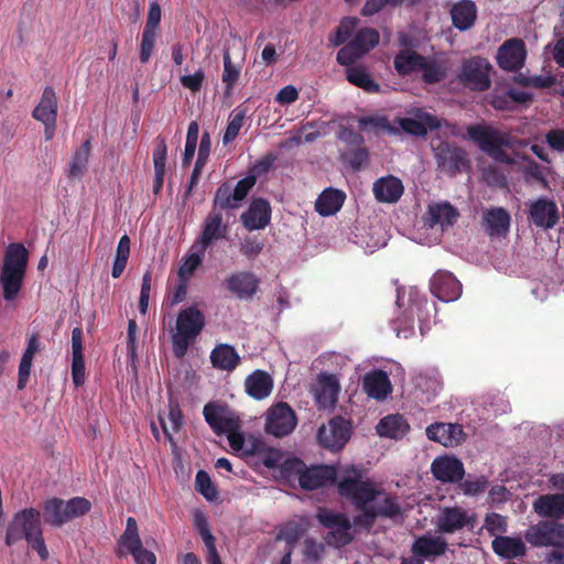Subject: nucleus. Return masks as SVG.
<instances>
[{
    "label": "nucleus",
    "instance_id": "obj_1",
    "mask_svg": "<svg viewBox=\"0 0 564 564\" xmlns=\"http://www.w3.org/2000/svg\"><path fill=\"white\" fill-rule=\"evenodd\" d=\"M338 491L360 511L354 520L357 527L370 529L379 517L395 519L402 514L397 498L354 466L346 468V475L339 479Z\"/></svg>",
    "mask_w": 564,
    "mask_h": 564
},
{
    "label": "nucleus",
    "instance_id": "obj_2",
    "mask_svg": "<svg viewBox=\"0 0 564 564\" xmlns=\"http://www.w3.org/2000/svg\"><path fill=\"white\" fill-rule=\"evenodd\" d=\"M26 540L42 560L50 556L42 534L41 513L34 508H24L15 512L7 529L6 542L9 545Z\"/></svg>",
    "mask_w": 564,
    "mask_h": 564
},
{
    "label": "nucleus",
    "instance_id": "obj_3",
    "mask_svg": "<svg viewBox=\"0 0 564 564\" xmlns=\"http://www.w3.org/2000/svg\"><path fill=\"white\" fill-rule=\"evenodd\" d=\"M29 264V250L21 243L9 245L0 267V286L4 301L12 302L19 295Z\"/></svg>",
    "mask_w": 564,
    "mask_h": 564
},
{
    "label": "nucleus",
    "instance_id": "obj_4",
    "mask_svg": "<svg viewBox=\"0 0 564 564\" xmlns=\"http://www.w3.org/2000/svg\"><path fill=\"white\" fill-rule=\"evenodd\" d=\"M205 421L217 433H226L234 453L239 454L247 443L241 432V421L235 411L226 405L208 403L203 409Z\"/></svg>",
    "mask_w": 564,
    "mask_h": 564
},
{
    "label": "nucleus",
    "instance_id": "obj_5",
    "mask_svg": "<svg viewBox=\"0 0 564 564\" xmlns=\"http://www.w3.org/2000/svg\"><path fill=\"white\" fill-rule=\"evenodd\" d=\"M282 471L289 481H297L303 489L307 490L327 486L336 479L334 467L327 465L307 467L300 459L284 462Z\"/></svg>",
    "mask_w": 564,
    "mask_h": 564
},
{
    "label": "nucleus",
    "instance_id": "obj_6",
    "mask_svg": "<svg viewBox=\"0 0 564 564\" xmlns=\"http://www.w3.org/2000/svg\"><path fill=\"white\" fill-rule=\"evenodd\" d=\"M205 325V316L195 306L178 312L176 327L172 332L173 350L177 358L185 355L189 344L196 339Z\"/></svg>",
    "mask_w": 564,
    "mask_h": 564
},
{
    "label": "nucleus",
    "instance_id": "obj_7",
    "mask_svg": "<svg viewBox=\"0 0 564 564\" xmlns=\"http://www.w3.org/2000/svg\"><path fill=\"white\" fill-rule=\"evenodd\" d=\"M397 305L402 308V317H398L394 322V330L399 338H409L412 333L414 318H421L427 301L417 288H402L398 290Z\"/></svg>",
    "mask_w": 564,
    "mask_h": 564
},
{
    "label": "nucleus",
    "instance_id": "obj_8",
    "mask_svg": "<svg viewBox=\"0 0 564 564\" xmlns=\"http://www.w3.org/2000/svg\"><path fill=\"white\" fill-rule=\"evenodd\" d=\"M90 506V502L82 497L68 501L51 498L43 505L44 519L46 523L53 527H61L75 518L87 514Z\"/></svg>",
    "mask_w": 564,
    "mask_h": 564
},
{
    "label": "nucleus",
    "instance_id": "obj_9",
    "mask_svg": "<svg viewBox=\"0 0 564 564\" xmlns=\"http://www.w3.org/2000/svg\"><path fill=\"white\" fill-rule=\"evenodd\" d=\"M316 519L328 529L326 543L335 547L347 545L352 540V528L347 516L319 508Z\"/></svg>",
    "mask_w": 564,
    "mask_h": 564
},
{
    "label": "nucleus",
    "instance_id": "obj_10",
    "mask_svg": "<svg viewBox=\"0 0 564 564\" xmlns=\"http://www.w3.org/2000/svg\"><path fill=\"white\" fill-rule=\"evenodd\" d=\"M468 134L479 149L492 156L494 160L507 162L508 164L512 162L510 155L502 148L503 135L497 130L476 126L468 128Z\"/></svg>",
    "mask_w": 564,
    "mask_h": 564
},
{
    "label": "nucleus",
    "instance_id": "obj_11",
    "mask_svg": "<svg viewBox=\"0 0 564 564\" xmlns=\"http://www.w3.org/2000/svg\"><path fill=\"white\" fill-rule=\"evenodd\" d=\"M491 64L486 58L474 57L462 64L458 78L474 90H486L491 85Z\"/></svg>",
    "mask_w": 564,
    "mask_h": 564
},
{
    "label": "nucleus",
    "instance_id": "obj_12",
    "mask_svg": "<svg viewBox=\"0 0 564 564\" xmlns=\"http://www.w3.org/2000/svg\"><path fill=\"white\" fill-rule=\"evenodd\" d=\"M380 34L373 29H362L337 54L340 64L349 65L377 46Z\"/></svg>",
    "mask_w": 564,
    "mask_h": 564
},
{
    "label": "nucleus",
    "instance_id": "obj_13",
    "mask_svg": "<svg viewBox=\"0 0 564 564\" xmlns=\"http://www.w3.org/2000/svg\"><path fill=\"white\" fill-rule=\"evenodd\" d=\"M457 210L447 203H436L429 206L424 225L432 231L431 241H437L444 231L455 225Z\"/></svg>",
    "mask_w": 564,
    "mask_h": 564
},
{
    "label": "nucleus",
    "instance_id": "obj_14",
    "mask_svg": "<svg viewBox=\"0 0 564 564\" xmlns=\"http://www.w3.org/2000/svg\"><path fill=\"white\" fill-rule=\"evenodd\" d=\"M525 540L533 546H552L564 544V524L554 521H541L525 531Z\"/></svg>",
    "mask_w": 564,
    "mask_h": 564
},
{
    "label": "nucleus",
    "instance_id": "obj_15",
    "mask_svg": "<svg viewBox=\"0 0 564 564\" xmlns=\"http://www.w3.org/2000/svg\"><path fill=\"white\" fill-rule=\"evenodd\" d=\"M295 426V413L288 403H276L267 411L265 431L274 437H284L292 433Z\"/></svg>",
    "mask_w": 564,
    "mask_h": 564
},
{
    "label": "nucleus",
    "instance_id": "obj_16",
    "mask_svg": "<svg viewBox=\"0 0 564 564\" xmlns=\"http://www.w3.org/2000/svg\"><path fill=\"white\" fill-rule=\"evenodd\" d=\"M529 221L535 227L549 230L557 225L560 212L557 205L549 197H539L529 200Z\"/></svg>",
    "mask_w": 564,
    "mask_h": 564
},
{
    "label": "nucleus",
    "instance_id": "obj_17",
    "mask_svg": "<svg viewBox=\"0 0 564 564\" xmlns=\"http://www.w3.org/2000/svg\"><path fill=\"white\" fill-rule=\"evenodd\" d=\"M238 455L246 459L257 458L258 462L269 468L279 466L282 460L280 449L269 446L261 438L253 436V434L247 437V443Z\"/></svg>",
    "mask_w": 564,
    "mask_h": 564
},
{
    "label": "nucleus",
    "instance_id": "obj_18",
    "mask_svg": "<svg viewBox=\"0 0 564 564\" xmlns=\"http://www.w3.org/2000/svg\"><path fill=\"white\" fill-rule=\"evenodd\" d=\"M393 126L399 129V133L405 132L413 135H424L429 130L436 129L440 124L437 117L415 109L408 112L404 117L397 118Z\"/></svg>",
    "mask_w": 564,
    "mask_h": 564
},
{
    "label": "nucleus",
    "instance_id": "obj_19",
    "mask_svg": "<svg viewBox=\"0 0 564 564\" xmlns=\"http://www.w3.org/2000/svg\"><path fill=\"white\" fill-rule=\"evenodd\" d=\"M340 383L337 375L322 372L312 386V393L318 408L328 409L336 404Z\"/></svg>",
    "mask_w": 564,
    "mask_h": 564
},
{
    "label": "nucleus",
    "instance_id": "obj_20",
    "mask_svg": "<svg viewBox=\"0 0 564 564\" xmlns=\"http://www.w3.org/2000/svg\"><path fill=\"white\" fill-rule=\"evenodd\" d=\"M35 120L45 127V138L51 140L54 137L57 118V97L51 87H46L42 94L39 105L33 110Z\"/></svg>",
    "mask_w": 564,
    "mask_h": 564
},
{
    "label": "nucleus",
    "instance_id": "obj_21",
    "mask_svg": "<svg viewBox=\"0 0 564 564\" xmlns=\"http://www.w3.org/2000/svg\"><path fill=\"white\" fill-rule=\"evenodd\" d=\"M228 232V226L224 224L220 212L213 209L203 220L202 230L194 248L204 252L208 247L224 238Z\"/></svg>",
    "mask_w": 564,
    "mask_h": 564
},
{
    "label": "nucleus",
    "instance_id": "obj_22",
    "mask_svg": "<svg viewBox=\"0 0 564 564\" xmlns=\"http://www.w3.org/2000/svg\"><path fill=\"white\" fill-rule=\"evenodd\" d=\"M350 437L349 424L341 417L328 421L318 430L319 443L332 451L343 448Z\"/></svg>",
    "mask_w": 564,
    "mask_h": 564
},
{
    "label": "nucleus",
    "instance_id": "obj_23",
    "mask_svg": "<svg viewBox=\"0 0 564 564\" xmlns=\"http://www.w3.org/2000/svg\"><path fill=\"white\" fill-rule=\"evenodd\" d=\"M431 291L442 302H454L462 293V285L452 272L438 270L431 279Z\"/></svg>",
    "mask_w": 564,
    "mask_h": 564
},
{
    "label": "nucleus",
    "instance_id": "obj_24",
    "mask_svg": "<svg viewBox=\"0 0 564 564\" xmlns=\"http://www.w3.org/2000/svg\"><path fill=\"white\" fill-rule=\"evenodd\" d=\"M527 56L524 43L519 39L506 41L498 51L497 59L505 70H517L522 67Z\"/></svg>",
    "mask_w": 564,
    "mask_h": 564
},
{
    "label": "nucleus",
    "instance_id": "obj_25",
    "mask_svg": "<svg viewBox=\"0 0 564 564\" xmlns=\"http://www.w3.org/2000/svg\"><path fill=\"white\" fill-rule=\"evenodd\" d=\"M426 436L446 447H454L462 444L465 433L462 425L453 423H435L426 427Z\"/></svg>",
    "mask_w": 564,
    "mask_h": 564
},
{
    "label": "nucleus",
    "instance_id": "obj_26",
    "mask_svg": "<svg viewBox=\"0 0 564 564\" xmlns=\"http://www.w3.org/2000/svg\"><path fill=\"white\" fill-rule=\"evenodd\" d=\"M402 180L394 175H384L377 178L372 185V193L377 202L395 204L403 194Z\"/></svg>",
    "mask_w": 564,
    "mask_h": 564
},
{
    "label": "nucleus",
    "instance_id": "obj_27",
    "mask_svg": "<svg viewBox=\"0 0 564 564\" xmlns=\"http://www.w3.org/2000/svg\"><path fill=\"white\" fill-rule=\"evenodd\" d=\"M532 509L541 518L564 519V494H543L532 502Z\"/></svg>",
    "mask_w": 564,
    "mask_h": 564
},
{
    "label": "nucleus",
    "instance_id": "obj_28",
    "mask_svg": "<svg viewBox=\"0 0 564 564\" xmlns=\"http://www.w3.org/2000/svg\"><path fill=\"white\" fill-rule=\"evenodd\" d=\"M271 206L263 198H256L241 215V223L248 230L265 228L271 221Z\"/></svg>",
    "mask_w": 564,
    "mask_h": 564
},
{
    "label": "nucleus",
    "instance_id": "obj_29",
    "mask_svg": "<svg viewBox=\"0 0 564 564\" xmlns=\"http://www.w3.org/2000/svg\"><path fill=\"white\" fill-rule=\"evenodd\" d=\"M431 469L434 477L442 482H456L465 473L463 463L453 456L436 457Z\"/></svg>",
    "mask_w": 564,
    "mask_h": 564
},
{
    "label": "nucleus",
    "instance_id": "obj_30",
    "mask_svg": "<svg viewBox=\"0 0 564 564\" xmlns=\"http://www.w3.org/2000/svg\"><path fill=\"white\" fill-rule=\"evenodd\" d=\"M446 549L447 542L443 538L431 533L416 538L412 544L413 554L427 561L442 556Z\"/></svg>",
    "mask_w": 564,
    "mask_h": 564
},
{
    "label": "nucleus",
    "instance_id": "obj_31",
    "mask_svg": "<svg viewBox=\"0 0 564 564\" xmlns=\"http://www.w3.org/2000/svg\"><path fill=\"white\" fill-rule=\"evenodd\" d=\"M437 164L442 171L455 173L465 166L466 156L464 151L452 147L448 143H440L434 147Z\"/></svg>",
    "mask_w": 564,
    "mask_h": 564
},
{
    "label": "nucleus",
    "instance_id": "obj_32",
    "mask_svg": "<svg viewBox=\"0 0 564 564\" xmlns=\"http://www.w3.org/2000/svg\"><path fill=\"white\" fill-rule=\"evenodd\" d=\"M364 391L375 400H384L392 391L388 373L383 370H372L364 377Z\"/></svg>",
    "mask_w": 564,
    "mask_h": 564
},
{
    "label": "nucleus",
    "instance_id": "obj_33",
    "mask_svg": "<svg viewBox=\"0 0 564 564\" xmlns=\"http://www.w3.org/2000/svg\"><path fill=\"white\" fill-rule=\"evenodd\" d=\"M469 516L459 507L444 508L436 518V528L442 532H455L466 525Z\"/></svg>",
    "mask_w": 564,
    "mask_h": 564
},
{
    "label": "nucleus",
    "instance_id": "obj_34",
    "mask_svg": "<svg viewBox=\"0 0 564 564\" xmlns=\"http://www.w3.org/2000/svg\"><path fill=\"white\" fill-rule=\"evenodd\" d=\"M273 381L268 372L254 370L245 381V390L253 400H264L272 392Z\"/></svg>",
    "mask_w": 564,
    "mask_h": 564
},
{
    "label": "nucleus",
    "instance_id": "obj_35",
    "mask_svg": "<svg viewBox=\"0 0 564 564\" xmlns=\"http://www.w3.org/2000/svg\"><path fill=\"white\" fill-rule=\"evenodd\" d=\"M482 220L490 236H506L510 230V214L505 208L495 207L484 212Z\"/></svg>",
    "mask_w": 564,
    "mask_h": 564
},
{
    "label": "nucleus",
    "instance_id": "obj_36",
    "mask_svg": "<svg viewBox=\"0 0 564 564\" xmlns=\"http://www.w3.org/2000/svg\"><path fill=\"white\" fill-rule=\"evenodd\" d=\"M491 547L498 556L508 560L522 557L527 552V545L521 538L496 536Z\"/></svg>",
    "mask_w": 564,
    "mask_h": 564
},
{
    "label": "nucleus",
    "instance_id": "obj_37",
    "mask_svg": "<svg viewBox=\"0 0 564 564\" xmlns=\"http://www.w3.org/2000/svg\"><path fill=\"white\" fill-rule=\"evenodd\" d=\"M344 202V192L335 188H326L315 200V210L322 216H330L340 210Z\"/></svg>",
    "mask_w": 564,
    "mask_h": 564
},
{
    "label": "nucleus",
    "instance_id": "obj_38",
    "mask_svg": "<svg viewBox=\"0 0 564 564\" xmlns=\"http://www.w3.org/2000/svg\"><path fill=\"white\" fill-rule=\"evenodd\" d=\"M258 281L254 274L249 272H238L230 275L227 280L228 289L238 297H250L256 292Z\"/></svg>",
    "mask_w": 564,
    "mask_h": 564
},
{
    "label": "nucleus",
    "instance_id": "obj_39",
    "mask_svg": "<svg viewBox=\"0 0 564 564\" xmlns=\"http://www.w3.org/2000/svg\"><path fill=\"white\" fill-rule=\"evenodd\" d=\"M142 545V540L139 534L138 523L135 519L128 518L126 528L119 540V552L121 555H133Z\"/></svg>",
    "mask_w": 564,
    "mask_h": 564
},
{
    "label": "nucleus",
    "instance_id": "obj_40",
    "mask_svg": "<svg viewBox=\"0 0 564 564\" xmlns=\"http://www.w3.org/2000/svg\"><path fill=\"white\" fill-rule=\"evenodd\" d=\"M452 18L456 29L466 31L473 26L476 19V9L473 1L463 0L454 4Z\"/></svg>",
    "mask_w": 564,
    "mask_h": 564
},
{
    "label": "nucleus",
    "instance_id": "obj_41",
    "mask_svg": "<svg viewBox=\"0 0 564 564\" xmlns=\"http://www.w3.org/2000/svg\"><path fill=\"white\" fill-rule=\"evenodd\" d=\"M409 430L408 423L400 414H389L377 425V431L381 437L402 438Z\"/></svg>",
    "mask_w": 564,
    "mask_h": 564
},
{
    "label": "nucleus",
    "instance_id": "obj_42",
    "mask_svg": "<svg viewBox=\"0 0 564 564\" xmlns=\"http://www.w3.org/2000/svg\"><path fill=\"white\" fill-rule=\"evenodd\" d=\"M213 365L221 370H232L239 362V355L229 345H219L210 354Z\"/></svg>",
    "mask_w": 564,
    "mask_h": 564
},
{
    "label": "nucleus",
    "instance_id": "obj_43",
    "mask_svg": "<svg viewBox=\"0 0 564 564\" xmlns=\"http://www.w3.org/2000/svg\"><path fill=\"white\" fill-rule=\"evenodd\" d=\"M160 424L165 438L174 445L173 434L180 432L183 425L182 411L180 410V406L170 403L166 417L160 416Z\"/></svg>",
    "mask_w": 564,
    "mask_h": 564
},
{
    "label": "nucleus",
    "instance_id": "obj_44",
    "mask_svg": "<svg viewBox=\"0 0 564 564\" xmlns=\"http://www.w3.org/2000/svg\"><path fill=\"white\" fill-rule=\"evenodd\" d=\"M90 141L86 140L82 147L74 152L68 162V174L72 177H82L89 164Z\"/></svg>",
    "mask_w": 564,
    "mask_h": 564
},
{
    "label": "nucleus",
    "instance_id": "obj_45",
    "mask_svg": "<svg viewBox=\"0 0 564 564\" xmlns=\"http://www.w3.org/2000/svg\"><path fill=\"white\" fill-rule=\"evenodd\" d=\"M421 65H423V57L410 50L402 51L394 58V67L399 75L420 72Z\"/></svg>",
    "mask_w": 564,
    "mask_h": 564
},
{
    "label": "nucleus",
    "instance_id": "obj_46",
    "mask_svg": "<svg viewBox=\"0 0 564 564\" xmlns=\"http://www.w3.org/2000/svg\"><path fill=\"white\" fill-rule=\"evenodd\" d=\"M415 388L422 394L425 401H430L432 395H435L441 389V382L436 371L420 372L414 379Z\"/></svg>",
    "mask_w": 564,
    "mask_h": 564
},
{
    "label": "nucleus",
    "instance_id": "obj_47",
    "mask_svg": "<svg viewBox=\"0 0 564 564\" xmlns=\"http://www.w3.org/2000/svg\"><path fill=\"white\" fill-rule=\"evenodd\" d=\"M346 78L365 91L375 93L379 90V84H376L371 75L362 67H350L349 64L346 69Z\"/></svg>",
    "mask_w": 564,
    "mask_h": 564
},
{
    "label": "nucleus",
    "instance_id": "obj_48",
    "mask_svg": "<svg viewBox=\"0 0 564 564\" xmlns=\"http://www.w3.org/2000/svg\"><path fill=\"white\" fill-rule=\"evenodd\" d=\"M360 129L364 131L386 132L388 134H399V129L390 123L384 116L362 117L358 120Z\"/></svg>",
    "mask_w": 564,
    "mask_h": 564
},
{
    "label": "nucleus",
    "instance_id": "obj_49",
    "mask_svg": "<svg viewBox=\"0 0 564 564\" xmlns=\"http://www.w3.org/2000/svg\"><path fill=\"white\" fill-rule=\"evenodd\" d=\"M212 150V140L208 132H204L199 140L198 145V158H196V165L191 176V185H195L196 181L199 178V174L205 166L207 159L210 154Z\"/></svg>",
    "mask_w": 564,
    "mask_h": 564
},
{
    "label": "nucleus",
    "instance_id": "obj_50",
    "mask_svg": "<svg viewBox=\"0 0 564 564\" xmlns=\"http://www.w3.org/2000/svg\"><path fill=\"white\" fill-rule=\"evenodd\" d=\"M199 248H192V251L186 256V258L181 262V267H178V278L182 282L186 283L191 280L195 271L199 268L202 263Z\"/></svg>",
    "mask_w": 564,
    "mask_h": 564
},
{
    "label": "nucleus",
    "instance_id": "obj_51",
    "mask_svg": "<svg viewBox=\"0 0 564 564\" xmlns=\"http://www.w3.org/2000/svg\"><path fill=\"white\" fill-rule=\"evenodd\" d=\"M130 256V240L127 235H123L118 243L115 261L111 269V275L113 278H119L126 268L128 262V258Z\"/></svg>",
    "mask_w": 564,
    "mask_h": 564
},
{
    "label": "nucleus",
    "instance_id": "obj_52",
    "mask_svg": "<svg viewBox=\"0 0 564 564\" xmlns=\"http://www.w3.org/2000/svg\"><path fill=\"white\" fill-rule=\"evenodd\" d=\"M358 25V19L356 18H344L337 29L328 40L334 47L344 43L356 30Z\"/></svg>",
    "mask_w": 564,
    "mask_h": 564
},
{
    "label": "nucleus",
    "instance_id": "obj_53",
    "mask_svg": "<svg viewBox=\"0 0 564 564\" xmlns=\"http://www.w3.org/2000/svg\"><path fill=\"white\" fill-rule=\"evenodd\" d=\"M166 145L164 141L161 140L160 144L153 152V163H154V172H155V189L159 191L162 186L163 176L165 173V161H166Z\"/></svg>",
    "mask_w": 564,
    "mask_h": 564
},
{
    "label": "nucleus",
    "instance_id": "obj_54",
    "mask_svg": "<svg viewBox=\"0 0 564 564\" xmlns=\"http://www.w3.org/2000/svg\"><path fill=\"white\" fill-rule=\"evenodd\" d=\"M196 490L208 501H215L217 498V487L205 470H198L196 474Z\"/></svg>",
    "mask_w": 564,
    "mask_h": 564
},
{
    "label": "nucleus",
    "instance_id": "obj_55",
    "mask_svg": "<svg viewBox=\"0 0 564 564\" xmlns=\"http://www.w3.org/2000/svg\"><path fill=\"white\" fill-rule=\"evenodd\" d=\"M240 75V67L236 66L231 59L229 52L224 53V72L221 79L226 84V89L229 93Z\"/></svg>",
    "mask_w": 564,
    "mask_h": 564
},
{
    "label": "nucleus",
    "instance_id": "obj_56",
    "mask_svg": "<svg viewBox=\"0 0 564 564\" xmlns=\"http://www.w3.org/2000/svg\"><path fill=\"white\" fill-rule=\"evenodd\" d=\"M243 120H245L243 111H237V112L231 113L227 129L223 135V144L224 145H228V144H230V142H232L235 140V138L238 135L240 129L242 128Z\"/></svg>",
    "mask_w": 564,
    "mask_h": 564
},
{
    "label": "nucleus",
    "instance_id": "obj_57",
    "mask_svg": "<svg viewBox=\"0 0 564 564\" xmlns=\"http://www.w3.org/2000/svg\"><path fill=\"white\" fill-rule=\"evenodd\" d=\"M217 208H220V209H236L237 208V203L235 202V196H234L231 186L224 184L216 191L214 209L217 210Z\"/></svg>",
    "mask_w": 564,
    "mask_h": 564
},
{
    "label": "nucleus",
    "instance_id": "obj_58",
    "mask_svg": "<svg viewBox=\"0 0 564 564\" xmlns=\"http://www.w3.org/2000/svg\"><path fill=\"white\" fill-rule=\"evenodd\" d=\"M419 72L422 73V77L426 83H436L444 76V70L441 65L433 59L423 57V65Z\"/></svg>",
    "mask_w": 564,
    "mask_h": 564
},
{
    "label": "nucleus",
    "instance_id": "obj_59",
    "mask_svg": "<svg viewBox=\"0 0 564 564\" xmlns=\"http://www.w3.org/2000/svg\"><path fill=\"white\" fill-rule=\"evenodd\" d=\"M485 528L491 536H499L507 531V519L497 513L488 514L485 519Z\"/></svg>",
    "mask_w": 564,
    "mask_h": 564
},
{
    "label": "nucleus",
    "instance_id": "obj_60",
    "mask_svg": "<svg viewBox=\"0 0 564 564\" xmlns=\"http://www.w3.org/2000/svg\"><path fill=\"white\" fill-rule=\"evenodd\" d=\"M256 184V175L249 174L246 177L239 180L234 187V199L236 200V206L239 207L240 203L248 195L252 186Z\"/></svg>",
    "mask_w": 564,
    "mask_h": 564
},
{
    "label": "nucleus",
    "instance_id": "obj_61",
    "mask_svg": "<svg viewBox=\"0 0 564 564\" xmlns=\"http://www.w3.org/2000/svg\"><path fill=\"white\" fill-rule=\"evenodd\" d=\"M304 531L305 528L302 524L291 522L281 529L278 538L292 546L304 534Z\"/></svg>",
    "mask_w": 564,
    "mask_h": 564
},
{
    "label": "nucleus",
    "instance_id": "obj_62",
    "mask_svg": "<svg viewBox=\"0 0 564 564\" xmlns=\"http://www.w3.org/2000/svg\"><path fill=\"white\" fill-rule=\"evenodd\" d=\"M156 40V33L150 31H143V35H141V48H140V59L141 63H147L154 50Z\"/></svg>",
    "mask_w": 564,
    "mask_h": 564
},
{
    "label": "nucleus",
    "instance_id": "obj_63",
    "mask_svg": "<svg viewBox=\"0 0 564 564\" xmlns=\"http://www.w3.org/2000/svg\"><path fill=\"white\" fill-rule=\"evenodd\" d=\"M152 285V274L150 271L143 273V281H141V294H140V303L139 308L141 314H145L149 306L150 301V292Z\"/></svg>",
    "mask_w": 564,
    "mask_h": 564
},
{
    "label": "nucleus",
    "instance_id": "obj_64",
    "mask_svg": "<svg viewBox=\"0 0 564 564\" xmlns=\"http://www.w3.org/2000/svg\"><path fill=\"white\" fill-rule=\"evenodd\" d=\"M325 545L323 543L316 542L314 540L305 541V557L311 562H317L322 560L325 555Z\"/></svg>",
    "mask_w": 564,
    "mask_h": 564
}]
</instances>
